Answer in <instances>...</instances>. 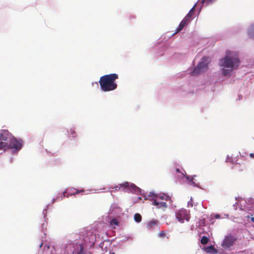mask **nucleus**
Segmentation results:
<instances>
[{
    "mask_svg": "<svg viewBox=\"0 0 254 254\" xmlns=\"http://www.w3.org/2000/svg\"><path fill=\"white\" fill-rule=\"evenodd\" d=\"M240 61L239 56L236 53L227 51L224 58L220 61V65L223 67L222 73L227 76L230 74L231 72L240 65Z\"/></svg>",
    "mask_w": 254,
    "mask_h": 254,
    "instance_id": "nucleus-1",
    "label": "nucleus"
},
{
    "mask_svg": "<svg viewBox=\"0 0 254 254\" xmlns=\"http://www.w3.org/2000/svg\"><path fill=\"white\" fill-rule=\"evenodd\" d=\"M118 77V75L116 73H111L101 76L99 81L101 89L104 92L115 90L117 88V84L115 81Z\"/></svg>",
    "mask_w": 254,
    "mask_h": 254,
    "instance_id": "nucleus-2",
    "label": "nucleus"
},
{
    "mask_svg": "<svg viewBox=\"0 0 254 254\" xmlns=\"http://www.w3.org/2000/svg\"><path fill=\"white\" fill-rule=\"evenodd\" d=\"M148 197L153 205H155L157 208L163 210L167 207L166 202L171 198L169 196L165 194L158 195L153 192H150Z\"/></svg>",
    "mask_w": 254,
    "mask_h": 254,
    "instance_id": "nucleus-3",
    "label": "nucleus"
},
{
    "mask_svg": "<svg viewBox=\"0 0 254 254\" xmlns=\"http://www.w3.org/2000/svg\"><path fill=\"white\" fill-rule=\"evenodd\" d=\"M22 142L18 141L13 136H12L8 143L3 144V149L5 150L6 149L13 148L16 150H19L22 148Z\"/></svg>",
    "mask_w": 254,
    "mask_h": 254,
    "instance_id": "nucleus-4",
    "label": "nucleus"
},
{
    "mask_svg": "<svg viewBox=\"0 0 254 254\" xmlns=\"http://www.w3.org/2000/svg\"><path fill=\"white\" fill-rule=\"evenodd\" d=\"M208 68V58L204 57L202 61L199 63L197 66L194 68L192 71L191 74L193 75H197L202 72L205 71Z\"/></svg>",
    "mask_w": 254,
    "mask_h": 254,
    "instance_id": "nucleus-5",
    "label": "nucleus"
},
{
    "mask_svg": "<svg viewBox=\"0 0 254 254\" xmlns=\"http://www.w3.org/2000/svg\"><path fill=\"white\" fill-rule=\"evenodd\" d=\"M110 189H112V190H110V192H112L114 191H118L121 189L122 190L127 189L130 191H136V190L138 189V188L135 186L134 184H131L129 185L128 182H126L122 184H120L118 186H116L114 188H111Z\"/></svg>",
    "mask_w": 254,
    "mask_h": 254,
    "instance_id": "nucleus-6",
    "label": "nucleus"
},
{
    "mask_svg": "<svg viewBox=\"0 0 254 254\" xmlns=\"http://www.w3.org/2000/svg\"><path fill=\"white\" fill-rule=\"evenodd\" d=\"M176 217L182 223L184 222V220L189 221L190 218V215L188 214L187 210L184 208L176 212Z\"/></svg>",
    "mask_w": 254,
    "mask_h": 254,
    "instance_id": "nucleus-7",
    "label": "nucleus"
},
{
    "mask_svg": "<svg viewBox=\"0 0 254 254\" xmlns=\"http://www.w3.org/2000/svg\"><path fill=\"white\" fill-rule=\"evenodd\" d=\"M236 238L231 234L225 237L221 246L224 249H229L234 244Z\"/></svg>",
    "mask_w": 254,
    "mask_h": 254,
    "instance_id": "nucleus-8",
    "label": "nucleus"
},
{
    "mask_svg": "<svg viewBox=\"0 0 254 254\" xmlns=\"http://www.w3.org/2000/svg\"><path fill=\"white\" fill-rule=\"evenodd\" d=\"M13 135L7 130H0V143H8Z\"/></svg>",
    "mask_w": 254,
    "mask_h": 254,
    "instance_id": "nucleus-9",
    "label": "nucleus"
},
{
    "mask_svg": "<svg viewBox=\"0 0 254 254\" xmlns=\"http://www.w3.org/2000/svg\"><path fill=\"white\" fill-rule=\"evenodd\" d=\"M157 226L158 221L157 220H151L147 223V228L149 230H152L155 229Z\"/></svg>",
    "mask_w": 254,
    "mask_h": 254,
    "instance_id": "nucleus-10",
    "label": "nucleus"
},
{
    "mask_svg": "<svg viewBox=\"0 0 254 254\" xmlns=\"http://www.w3.org/2000/svg\"><path fill=\"white\" fill-rule=\"evenodd\" d=\"M204 251L206 253L209 254H216L217 253V250L215 249L214 246L212 245L205 248Z\"/></svg>",
    "mask_w": 254,
    "mask_h": 254,
    "instance_id": "nucleus-11",
    "label": "nucleus"
},
{
    "mask_svg": "<svg viewBox=\"0 0 254 254\" xmlns=\"http://www.w3.org/2000/svg\"><path fill=\"white\" fill-rule=\"evenodd\" d=\"M248 35L251 38L254 39V24L250 28L248 31Z\"/></svg>",
    "mask_w": 254,
    "mask_h": 254,
    "instance_id": "nucleus-12",
    "label": "nucleus"
},
{
    "mask_svg": "<svg viewBox=\"0 0 254 254\" xmlns=\"http://www.w3.org/2000/svg\"><path fill=\"white\" fill-rule=\"evenodd\" d=\"M209 241V239L208 237L203 236L201 239L200 243L202 245H206L208 243Z\"/></svg>",
    "mask_w": 254,
    "mask_h": 254,
    "instance_id": "nucleus-13",
    "label": "nucleus"
},
{
    "mask_svg": "<svg viewBox=\"0 0 254 254\" xmlns=\"http://www.w3.org/2000/svg\"><path fill=\"white\" fill-rule=\"evenodd\" d=\"M134 219L136 222L139 223L141 222L142 220V217L140 214L135 213L134 215Z\"/></svg>",
    "mask_w": 254,
    "mask_h": 254,
    "instance_id": "nucleus-14",
    "label": "nucleus"
},
{
    "mask_svg": "<svg viewBox=\"0 0 254 254\" xmlns=\"http://www.w3.org/2000/svg\"><path fill=\"white\" fill-rule=\"evenodd\" d=\"M195 5H196V4H195L194 5V6L191 8V9L190 10V11L187 15V16H188V17H189L190 18L191 17V16L193 13V12L194 11V8H195Z\"/></svg>",
    "mask_w": 254,
    "mask_h": 254,
    "instance_id": "nucleus-15",
    "label": "nucleus"
},
{
    "mask_svg": "<svg viewBox=\"0 0 254 254\" xmlns=\"http://www.w3.org/2000/svg\"><path fill=\"white\" fill-rule=\"evenodd\" d=\"M110 224L112 226H114V225L118 226L119 224V222L118 221V220L116 218H114L111 220Z\"/></svg>",
    "mask_w": 254,
    "mask_h": 254,
    "instance_id": "nucleus-16",
    "label": "nucleus"
},
{
    "mask_svg": "<svg viewBox=\"0 0 254 254\" xmlns=\"http://www.w3.org/2000/svg\"><path fill=\"white\" fill-rule=\"evenodd\" d=\"M190 18L186 16L181 22V23H182L184 26H186L190 21Z\"/></svg>",
    "mask_w": 254,
    "mask_h": 254,
    "instance_id": "nucleus-17",
    "label": "nucleus"
},
{
    "mask_svg": "<svg viewBox=\"0 0 254 254\" xmlns=\"http://www.w3.org/2000/svg\"><path fill=\"white\" fill-rule=\"evenodd\" d=\"M190 18L186 16L181 22V23H182L184 26H186L190 21Z\"/></svg>",
    "mask_w": 254,
    "mask_h": 254,
    "instance_id": "nucleus-18",
    "label": "nucleus"
},
{
    "mask_svg": "<svg viewBox=\"0 0 254 254\" xmlns=\"http://www.w3.org/2000/svg\"><path fill=\"white\" fill-rule=\"evenodd\" d=\"M190 18L186 16L181 22V23H182L184 26H186L190 21Z\"/></svg>",
    "mask_w": 254,
    "mask_h": 254,
    "instance_id": "nucleus-19",
    "label": "nucleus"
},
{
    "mask_svg": "<svg viewBox=\"0 0 254 254\" xmlns=\"http://www.w3.org/2000/svg\"><path fill=\"white\" fill-rule=\"evenodd\" d=\"M185 26H184L182 23H180L178 27L176 29V33L181 31L184 28Z\"/></svg>",
    "mask_w": 254,
    "mask_h": 254,
    "instance_id": "nucleus-20",
    "label": "nucleus"
},
{
    "mask_svg": "<svg viewBox=\"0 0 254 254\" xmlns=\"http://www.w3.org/2000/svg\"><path fill=\"white\" fill-rule=\"evenodd\" d=\"M165 235L166 232L164 231L160 232L158 234V236L160 238H163L164 237H165Z\"/></svg>",
    "mask_w": 254,
    "mask_h": 254,
    "instance_id": "nucleus-21",
    "label": "nucleus"
},
{
    "mask_svg": "<svg viewBox=\"0 0 254 254\" xmlns=\"http://www.w3.org/2000/svg\"><path fill=\"white\" fill-rule=\"evenodd\" d=\"M77 254H85L83 253V248L82 246L80 245V250L77 252Z\"/></svg>",
    "mask_w": 254,
    "mask_h": 254,
    "instance_id": "nucleus-22",
    "label": "nucleus"
},
{
    "mask_svg": "<svg viewBox=\"0 0 254 254\" xmlns=\"http://www.w3.org/2000/svg\"><path fill=\"white\" fill-rule=\"evenodd\" d=\"M84 190H76V192H72L71 193V195H72V194H76V193H79L80 192H84Z\"/></svg>",
    "mask_w": 254,
    "mask_h": 254,
    "instance_id": "nucleus-23",
    "label": "nucleus"
},
{
    "mask_svg": "<svg viewBox=\"0 0 254 254\" xmlns=\"http://www.w3.org/2000/svg\"><path fill=\"white\" fill-rule=\"evenodd\" d=\"M66 193V191H64L63 192V197H68V195H65Z\"/></svg>",
    "mask_w": 254,
    "mask_h": 254,
    "instance_id": "nucleus-24",
    "label": "nucleus"
},
{
    "mask_svg": "<svg viewBox=\"0 0 254 254\" xmlns=\"http://www.w3.org/2000/svg\"><path fill=\"white\" fill-rule=\"evenodd\" d=\"M220 217V215L219 214H216L215 215V218L216 219L219 218Z\"/></svg>",
    "mask_w": 254,
    "mask_h": 254,
    "instance_id": "nucleus-25",
    "label": "nucleus"
},
{
    "mask_svg": "<svg viewBox=\"0 0 254 254\" xmlns=\"http://www.w3.org/2000/svg\"><path fill=\"white\" fill-rule=\"evenodd\" d=\"M70 133L72 135V137H73V136H73V134H74V133H75V132H74V130H70Z\"/></svg>",
    "mask_w": 254,
    "mask_h": 254,
    "instance_id": "nucleus-26",
    "label": "nucleus"
},
{
    "mask_svg": "<svg viewBox=\"0 0 254 254\" xmlns=\"http://www.w3.org/2000/svg\"><path fill=\"white\" fill-rule=\"evenodd\" d=\"M250 157H251V158H254V153H251V154H250Z\"/></svg>",
    "mask_w": 254,
    "mask_h": 254,
    "instance_id": "nucleus-27",
    "label": "nucleus"
},
{
    "mask_svg": "<svg viewBox=\"0 0 254 254\" xmlns=\"http://www.w3.org/2000/svg\"><path fill=\"white\" fill-rule=\"evenodd\" d=\"M3 149V144L0 143V149Z\"/></svg>",
    "mask_w": 254,
    "mask_h": 254,
    "instance_id": "nucleus-28",
    "label": "nucleus"
},
{
    "mask_svg": "<svg viewBox=\"0 0 254 254\" xmlns=\"http://www.w3.org/2000/svg\"><path fill=\"white\" fill-rule=\"evenodd\" d=\"M251 220H252V221L253 222H254V217H252V218H251Z\"/></svg>",
    "mask_w": 254,
    "mask_h": 254,
    "instance_id": "nucleus-29",
    "label": "nucleus"
},
{
    "mask_svg": "<svg viewBox=\"0 0 254 254\" xmlns=\"http://www.w3.org/2000/svg\"><path fill=\"white\" fill-rule=\"evenodd\" d=\"M42 246H43V243H41L40 245H39V247L41 248H42Z\"/></svg>",
    "mask_w": 254,
    "mask_h": 254,
    "instance_id": "nucleus-30",
    "label": "nucleus"
},
{
    "mask_svg": "<svg viewBox=\"0 0 254 254\" xmlns=\"http://www.w3.org/2000/svg\"><path fill=\"white\" fill-rule=\"evenodd\" d=\"M176 171H177V172H179V169H176Z\"/></svg>",
    "mask_w": 254,
    "mask_h": 254,
    "instance_id": "nucleus-31",
    "label": "nucleus"
},
{
    "mask_svg": "<svg viewBox=\"0 0 254 254\" xmlns=\"http://www.w3.org/2000/svg\"><path fill=\"white\" fill-rule=\"evenodd\" d=\"M227 160L228 161H229V159L228 158H227Z\"/></svg>",
    "mask_w": 254,
    "mask_h": 254,
    "instance_id": "nucleus-32",
    "label": "nucleus"
},
{
    "mask_svg": "<svg viewBox=\"0 0 254 254\" xmlns=\"http://www.w3.org/2000/svg\"><path fill=\"white\" fill-rule=\"evenodd\" d=\"M49 248H50V246H47V248H48V249H49Z\"/></svg>",
    "mask_w": 254,
    "mask_h": 254,
    "instance_id": "nucleus-33",
    "label": "nucleus"
},
{
    "mask_svg": "<svg viewBox=\"0 0 254 254\" xmlns=\"http://www.w3.org/2000/svg\"><path fill=\"white\" fill-rule=\"evenodd\" d=\"M204 0H202V3H204Z\"/></svg>",
    "mask_w": 254,
    "mask_h": 254,
    "instance_id": "nucleus-34",
    "label": "nucleus"
}]
</instances>
